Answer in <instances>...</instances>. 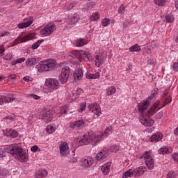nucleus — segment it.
Returning a JSON list of instances; mask_svg holds the SVG:
<instances>
[{"label":"nucleus","mask_w":178,"mask_h":178,"mask_svg":"<svg viewBox=\"0 0 178 178\" xmlns=\"http://www.w3.org/2000/svg\"><path fill=\"white\" fill-rule=\"evenodd\" d=\"M112 133V127H107L104 133L97 132L95 134L89 132L85 134L79 140V145H88V144H97L102 140V137H108V134Z\"/></svg>","instance_id":"f257e3e1"},{"label":"nucleus","mask_w":178,"mask_h":178,"mask_svg":"<svg viewBox=\"0 0 178 178\" xmlns=\"http://www.w3.org/2000/svg\"><path fill=\"white\" fill-rule=\"evenodd\" d=\"M56 66V61L54 59H47L38 63V72L44 73V72H51Z\"/></svg>","instance_id":"f03ea898"},{"label":"nucleus","mask_w":178,"mask_h":178,"mask_svg":"<svg viewBox=\"0 0 178 178\" xmlns=\"http://www.w3.org/2000/svg\"><path fill=\"white\" fill-rule=\"evenodd\" d=\"M13 155H14L15 158L19 162H27V161H29V154L26 153V151H24L23 148L19 146L14 145Z\"/></svg>","instance_id":"7ed1b4c3"},{"label":"nucleus","mask_w":178,"mask_h":178,"mask_svg":"<svg viewBox=\"0 0 178 178\" xmlns=\"http://www.w3.org/2000/svg\"><path fill=\"white\" fill-rule=\"evenodd\" d=\"M145 170H147V168L143 166L136 168L134 170H128L123 174L122 178L133 177V176L134 177H140L141 175H144Z\"/></svg>","instance_id":"20e7f679"},{"label":"nucleus","mask_w":178,"mask_h":178,"mask_svg":"<svg viewBox=\"0 0 178 178\" xmlns=\"http://www.w3.org/2000/svg\"><path fill=\"white\" fill-rule=\"evenodd\" d=\"M140 159H144L145 163L149 169V170H152L155 166L154 161L152 156H151V151L145 152L140 157Z\"/></svg>","instance_id":"39448f33"},{"label":"nucleus","mask_w":178,"mask_h":178,"mask_svg":"<svg viewBox=\"0 0 178 178\" xmlns=\"http://www.w3.org/2000/svg\"><path fill=\"white\" fill-rule=\"evenodd\" d=\"M70 76V67L65 66L61 70V73L58 76V80L61 84H65L69 81V76Z\"/></svg>","instance_id":"423d86ee"},{"label":"nucleus","mask_w":178,"mask_h":178,"mask_svg":"<svg viewBox=\"0 0 178 178\" xmlns=\"http://www.w3.org/2000/svg\"><path fill=\"white\" fill-rule=\"evenodd\" d=\"M56 30V26L54 23L47 24L44 26L40 31V33L41 35H44V37H48V35H51L53 32Z\"/></svg>","instance_id":"0eeeda50"},{"label":"nucleus","mask_w":178,"mask_h":178,"mask_svg":"<svg viewBox=\"0 0 178 178\" xmlns=\"http://www.w3.org/2000/svg\"><path fill=\"white\" fill-rule=\"evenodd\" d=\"M106 51H104L102 52H99V54H96L95 56V65L97 67H100L101 65H104V62H105V59H106Z\"/></svg>","instance_id":"6e6552de"},{"label":"nucleus","mask_w":178,"mask_h":178,"mask_svg":"<svg viewBox=\"0 0 178 178\" xmlns=\"http://www.w3.org/2000/svg\"><path fill=\"white\" fill-rule=\"evenodd\" d=\"M59 151L60 156L65 158L70 155V148L69 147V144L66 142H61L59 145Z\"/></svg>","instance_id":"1a4fd4ad"},{"label":"nucleus","mask_w":178,"mask_h":178,"mask_svg":"<svg viewBox=\"0 0 178 178\" xmlns=\"http://www.w3.org/2000/svg\"><path fill=\"white\" fill-rule=\"evenodd\" d=\"M54 112L52 110H45L41 114V119L44 123H49L52 121Z\"/></svg>","instance_id":"9d476101"},{"label":"nucleus","mask_w":178,"mask_h":178,"mask_svg":"<svg viewBox=\"0 0 178 178\" xmlns=\"http://www.w3.org/2000/svg\"><path fill=\"white\" fill-rule=\"evenodd\" d=\"M35 38V33H32L28 35H26L24 38H21L18 37L17 39L14 40V44L17 45V44H20V42H27V41H31V40H34Z\"/></svg>","instance_id":"9b49d317"},{"label":"nucleus","mask_w":178,"mask_h":178,"mask_svg":"<svg viewBox=\"0 0 178 178\" xmlns=\"http://www.w3.org/2000/svg\"><path fill=\"white\" fill-rule=\"evenodd\" d=\"M155 96L152 95V96L149 97L147 99L144 100L138 104V108L139 112L143 113L144 111H147L148 109V106H149V99H152Z\"/></svg>","instance_id":"f8f14e48"},{"label":"nucleus","mask_w":178,"mask_h":178,"mask_svg":"<svg viewBox=\"0 0 178 178\" xmlns=\"http://www.w3.org/2000/svg\"><path fill=\"white\" fill-rule=\"evenodd\" d=\"M46 85L47 87H49V88H51V90H58V88L60 87L59 81L58 79L53 78L47 79Z\"/></svg>","instance_id":"ddd939ff"},{"label":"nucleus","mask_w":178,"mask_h":178,"mask_svg":"<svg viewBox=\"0 0 178 178\" xmlns=\"http://www.w3.org/2000/svg\"><path fill=\"white\" fill-rule=\"evenodd\" d=\"M13 147L14 145L8 146L7 147H4L3 149H0V156L1 158H8V154H11L13 155Z\"/></svg>","instance_id":"4468645a"},{"label":"nucleus","mask_w":178,"mask_h":178,"mask_svg":"<svg viewBox=\"0 0 178 178\" xmlns=\"http://www.w3.org/2000/svg\"><path fill=\"white\" fill-rule=\"evenodd\" d=\"M79 15H77L68 16L64 21V23H65L67 26H74V24L79 22Z\"/></svg>","instance_id":"2eb2a0df"},{"label":"nucleus","mask_w":178,"mask_h":178,"mask_svg":"<svg viewBox=\"0 0 178 178\" xmlns=\"http://www.w3.org/2000/svg\"><path fill=\"white\" fill-rule=\"evenodd\" d=\"M88 109L90 111V112H92V113H95L97 116H101L102 112H101V107L98 104H90L88 106Z\"/></svg>","instance_id":"dca6fc26"},{"label":"nucleus","mask_w":178,"mask_h":178,"mask_svg":"<svg viewBox=\"0 0 178 178\" xmlns=\"http://www.w3.org/2000/svg\"><path fill=\"white\" fill-rule=\"evenodd\" d=\"M94 164V159L90 156H86L81 161V166L82 168H90Z\"/></svg>","instance_id":"f3484780"},{"label":"nucleus","mask_w":178,"mask_h":178,"mask_svg":"<svg viewBox=\"0 0 178 178\" xmlns=\"http://www.w3.org/2000/svg\"><path fill=\"white\" fill-rule=\"evenodd\" d=\"M109 155V149H104L97 154L96 155V159L97 161H103V159H105Z\"/></svg>","instance_id":"a211bd4d"},{"label":"nucleus","mask_w":178,"mask_h":178,"mask_svg":"<svg viewBox=\"0 0 178 178\" xmlns=\"http://www.w3.org/2000/svg\"><path fill=\"white\" fill-rule=\"evenodd\" d=\"M86 126V122H84L83 120H78L73 122L70 124L71 129H74L75 127H77V129H83Z\"/></svg>","instance_id":"6ab92c4d"},{"label":"nucleus","mask_w":178,"mask_h":178,"mask_svg":"<svg viewBox=\"0 0 178 178\" xmlns=\"http://www.w3.org/2000/svg\"><path fill=\"white\" fill-rule=\"evenodd\" d=\"M84 51H82L81 50H74L69 53V56L73 58V59H80V55H84Z\"/></svg>","instance_id":"aec40b11"},{"label":"nucleus","mask_w":178,"mask_h":178,"mask_svg":"<svg viewBox=\"0 0 178 178\" xmlns=\"http://www.w3.org/2000/svg\"><path fill=\"white\" fill-rule=\"evenodd\" d=\"M162 134L160 132L153 134L150 138H149V141L151 143H158V141H161L162 140Z\"/></svg>","instance_id":"412c9836"},{"label":"nucleus","mask_w":178,"mask_h":178,"mask_svg":"<svg viewBox=\"0 0 178 178\" xmlns=\"http://www.w3.org/2000/svg\"><path fill=\"white\" fill-rule=\"evenodd\" d=\"M81 92H83V90H81V88H79L76 90H73L72 93L70 95V98L71 101H74L76 98L79 97V95H80Z\"/></svg>","instance_id":"4be33fe9"},{"label":"nucleus","mask_w":178,"mask_h":178,"mask_svg":"<svg viewBox=\"0 0 178 178\" xmlns=\"http://www.w3.org/2000/svg\"><path fill=\"white\" fill-rule=\"evenodd\" d=\"M158 106H159V102H156L149 110V114L154 115V113H156L161 109V107L158 108Z\"/></svg>","instance_id":"5701e85b"},{"label":"nucleus","mask_w":178,"mask_h":178,"mask_svg":"<svg viewBox=\"0 0 178 178\" xmlns=\"http://www.w3.org/2000/svg\"><path fill=\"white\" fill-rule=\"evenodd\" d=\"M83 70L81 69H76L74 72V80H81L83 79Z\"/></svg>","instance_id":"b1692460"},{"label":"nucleus","mask_w":178,"mask_h":178,"mask_svg":"<svg viewBox=\"0 0 178 178\" xmlns=\"http://www.w3.org/2000/svg\"><path fill=\"white\" fill-rule=\"evenodd\" d=\"M48 176V172L45 170H39L36 172L35 175V178H44Z\"/></svg>","instance_id":"393cba45"},{"label":"nucleus","mask_w":178,"mask_h":178,"mask_svg":"<svg viewBox=\"0 0 178 178\" xmlns=\"http://www.w3.org/2000/svg\"><path fill=\"white\" fill-rule=\"evenodd\" d=\"M84 52V54H80L79 59H84L86 62H90L92 59L91 54L86 51H82Z\"/></svg>","instance_id":"a878e982"},{"label":"nucleus","mask_w":178,"mask_h":178,"mask_svg":"<svg viewBox=\"0 0 178 178\" xmlns=\"http://www.w3.org/2000/svg\"><path fill=\"white\" fill-rule=\"evenodd\" d=\"M140 123H142L144 126H152L154 124V120H147V118H145L144 117H142V119L140 120Z\"/></svg>","instance_id":"bb28decb"},{"label":"nucleus","mask_w":178,"mask_h":178,"mask_svg":"<svg viewBox=\"0 0 178 178\" xmlns=\"http://www.w3.org/2000/svg\"><path fill=\"white\" fill-rule=\"evenodd\" d=\"M37 63H38V61L35 58H29L25 62V65L29 67L34 66V65H37Z\"/></svg>","instance_id":"cd10ccee"},{"label":"nucleus","mask_w":178,"mask_h":178,"mask_svg":"<svg viewBox=\"0 0 178 178\" xmlns=\"http://www.w3.org/2000/svg\"><path fill=\"white\" fill-rule=\"evenodd\" d=\"M111 163L108 162L102 167V172L103 175H106L109 173V171L111 170Z\"/></svg>","instance_id":"c85d7f7f"},{"label":"nucleus","mask_w":178,"mask_h":178,"mask_svg":"<svg viewBox=\"0 0 178 178\" xmlns=\"http://www.w3.org/2000/svg\"><path fill=\"white\" fill-rule=\"evenodd\" d=\"M6 136H9L10 137H12L13 138H16L19 136V134H17V131L15 129H8L6 131Z\"/></svg>","instance_id":"c756f323"},{"label":"nucleus","mask_w":178,"mask_h":178,"mask_svg":"<svg viewBox=\"0 0 178 178\" xmlns=\"http://www.w3.org/2000/svg\"><path fill=\"white\" fill-rule=\"evenodd\" d=\"M31 24H33V20L18 24L17 27L18 29H26V27H30Z\"/></svg>","instance_id":"7c9ffc66"},{"label":"nucleus","mask_w":178,"mask_h":178,"mask_svg":"<svg viewBox=\"0 0 178 178\" xmlns=\"http://www.w3.org/2000/svg\"><path fill=\"white\" fill-rule=\"evenodd\" d=\"M87 44V40L84 38L77 39L75 42L76 47H84Z\"/></svg>","instance_id":"2f4dec72"},{"label":"nucleus","mask_w":178,"mask_h":178,"mask_svg":"<svg viewBox=\"0 0 178 178\" xmlns=\"http://www.w3.org/2000/svg\"><path fill=\"white\" fill-rule=\"evenodd\" d=\"M141 51V47L138 44L131 46L129 48V52H140Z\"/></svg>","instance_id":"473e14b6"},{"label":"nucleus","mask_w":178,"mask_h":178,"mask_svg":"<svg viewBox=\"0 0 178 178\" xmlns=\"http://www.w3.org/2000/svg\"><path fill=\"white\" fill-rule=\"evenodd\" d=\"M86 79L94 80L95 79H99V72H96L95 74H87Z\"/></svg>","instance_id":"72a5a7b5"},{"label":"nucleus","mask_w":178,"mask_h":178,"mask_svg":"<svg viewBox=\"0 0 178 178\" xmlns=\"http://www.w3.org/2000/svg\"><path fill=\"white\" fill-rule=\"evenodd\" d=\"M10 174L9 173V170L6 169H0V177H7Z\"/></svg>","instance_id":"f704fd0d"},{"label":"nucleus","mask_w":178,"mask_h":178,"mask_svg":"<svg viewBox=\"0 0 178 178\" xmlns=\"http://www.w3.org/2000/svg\"><path fill=\"white\" fill-rule=\"evenodd\" d=\"M116 92V88L114 86H111L106 90L107 95H113Z\"/></svg>","instance_id":"c9c22d12"},{"label":"nucleus","mask_w":178,"mask_h":178,"mask_svg":"<svg viewBox=\"0 0 178 178\" xmlns=\"http://www.w3.org/2000/svg\"><path fill=\"white\" fill-rule=\"evenodd\" d=\"M13 101H15V97H12V95L4 96V102L8 104L9 102H13Z\"/></svg>","instance_id":"e433bc0d"},{"label":"nucleus","mask_w":178,"mask_h":178,"mask_svg":"<svg viewBox=\"0 0 178 178\" xmlns=\"http://www.w3.org/2000/svg\"><path fill=\"white\" fill-rule=\"evenodd\" d=\"M159 154L165 155V154H169V149L168 147H161L158 150Z\"/></svg>","instance_id":"4c0bfd02"},{"label":"nucleus","mask_w":178,"mask_h":178,"mask_svg":"<svg viewBox=\"0 0 178 178\" xmlns=\"http://www.w3.org/2000/svg\"><path fill=\"white\" fill-rule=\"evenodd\" d=\"M154 3L158 6H165L166 5V0H154Z\"/></svg>","instance_id":"58836bf2"},{"label":"nucleus","mask_w":178,"mask_h":178,"mask_svg":"<svg viewBox=\"0 0 178 178\" xmlns=\"http://www.w3.org/2000/svg\"><path fill=\"white\" fill-rule=\"evenodd\" d=\"M67 162L70 163H76L77 162V157H76V155L74 154L73 156L68 157L67 159Z\"/></svg>","instance_id":"ea45409f"},{"label":"nucleus","mask_w":178,"mask_h":178,"mask_svg":"<svg viewBox=\"0 0 178 178\" xmlns=\"http://www.w3.org/2000/svg\"><path fill=\"white\" fill-rule=\"evenodd\" d=\"M165 20L166 22H168V23H172L173 22H175V17H173L172 15L171 14H168L165 16Z\"/></svg>","instance_id":"a19ab883"},{"label":"nucleus","mask_w":178,"mask_h":178,"mask_svg":"<svg viewBox=\"0 0 178 178\" xmlns=\"http://www.w3.org/2000/svg\"><path fill=\"white\" fill-rule=\"evenodd\" d=\"M42 42H44V40H39L36 42L32 44V49H37Z\"/></svg>","instance_id":"79ce46f5"},{"label":"nucleus","mask_w":178,"mask_h":178,"mask_svg":"<svg viewBox=\"0 0 178 178\" xmlns=\"http://www.w3.org/2000/svg\"><path fill=\"white\" fill-rule=\"evenodd\" d=\"M172 102V97H167L163 104L162 108H165L168 104H170Z\"/></svg>","instance_id":"37998d69"},{"label":"nucleus","mask_w":178,"mask_h":178,"mask_svg":"<svg viewBox=\"0 0 178 178\" xmlns=\"http://www.w3.org/2000/svg\"><path fill=\"white\" fill-rule=\"evenodd\" d=\"M86 106H87V103L86 102H83V103H81L80 104L79 112H81V113L82 112H84V111H86Z\"/></svg>","instance_id":"c03bdc74"},{"label":"nucleus","mask_w":178,"mask_h":178,"mask_svg":"<svg viewBox=\"0 0 178 178\" xmlns=\"http://www.w3.org/2000/svg\"><path fill=\"white\" fill-rule=\"evenodd\" d=\"M46 131L49 134H52V133H54V131H55V129H54V127H52L51 125H48L46 128Z\"/></svg>","instance_id":"a18cd8bd"},{"label":"nucleus","mask_w":178,"mask_h":178,"mask_svg":"<svg viewBox=\"0 0 178 178\" xmlns=\"http://www.w3.org/2000/svg\"><path fill=\"white\" fill-rule=\"evenodd\" d=\"M177 175V174L176 172H175V171H170L167 174V178H176Z\"/></svg>","instance_id":"49530a36"},{"label":"nucleus","mask_w":178,"mask_h":178,"mask_svg":"<svg viewBox=\"0 0 178 178\" xmlns=\"http://www.w3.org/2000/svg\"><path fill=\"white\" fill-rule=\"evenodd\" d=\"M124 9H126L124 4H121L118 8V13H120V15H124Z\"/></svg>","instance_id":"de8ad7c7"},{"label":"nucleus","mask_w":178,"mask_h":178,"mask_svg":"<svg viewBox=\"0 0 178 178\" xmlns=\"http://www.w3.org/2000/svg\"><path fill=\"white\" fill-rule=\"evenodd\" d=\"M99 17V14L98 13H94L90 17V20H98Z\"/></svg>","instance_id":"09e8293b"},{"label":"nucleus","mask_w":178,"mask_h":178,"mask_svg":"<svg viewBox=\"0 0 178 178\" xmlns=\"http://www.w3.org/2000/svg\"><path fill=\"white\" fill-rule=\"evenodd\" d=\"M31 151H32V152H40L41 151V149H40L38 145H33L31 148Z\"/></svg>","instance_id":"8fccbe9b"},{"label":"nucleus","mask_w":178,"mask_h":178,"mask_svg":"<svg viewBox=\"0 0 178 178\" xmlns=\"http://www.w3.org/2000/svg\"><path fill=\"white\" fill-rule=\"evenodd\" d=\"M110 151H111V152H118V151H119V146L116 145L111 146L110 148Z\"/></svg>","instance_id":"3c124183"},{"label":"nucleus","mask_w":178,"mask_h":178,"mask_svg":"<svg viewBox=\"0 0 178 178\" xmlns=\"http://www.w3.org/2000/svg\"><path fill=\"white\" fill-rule=\"evenodd\" d=\"M60 113V115H66V113H67V106L61 107Z\"/></svg>","instance_id":"603ef678"},{"label":"nucleus","mask_w":178,"mask_h":178,"mask_svg":"<svg viewBox=\"0 0 178 178\" xmlns=\"http://www.w3.org/2000/svg\"><path fill=\"white\" fill-rule=\"evenodd\" d=\"M110 21L109 19H104L102 21V25L104 26V27H106V26H108V24H109Z\"/></svg>","instance_id":"864d4df0"},{"label":"nucleus","mask_w":178,"mask_h":178,"mask_svg":"<svg viewBox=\"0 0 178 178\" xmlns=\"http://www.w3.org/2000/svg\"><path fill=\"white\" fill-rule=\"evenodd\" d=\"M73 8H74V3L67 4L65 6V10H72V9H73Z\"/></svg>","instance_id":"5fc2aeb1"},{"label":"nucleus","mask_w":178,"mask_h":178,"mask_svg":"<svg viewBox=\"0 0 178 178\" xmlns=\"http://www.w3.org/2000/svg\"><path fill=\"white\" fill-rule=\"evenodd\" d=\"M95 6V2L90 1L89 3L87 4V9H92Z\"/></svg>","instance_id":"6e6d98bb"},{"label":"nucleus","mask_w":178,"mask_h":178,"mask_svg":"<svg viewBox=\"0 0 178 178\" xmlns=\"http://www.w3.org/2000/svg\"><path fill=\"white\" fill-rule=\"evenodd\" d=\"M172 69L175 70V72H178V63H173Z\"/></svg>","instance_id":"4d7b16f0"},{"label":"nucleus","mask_w":178,"mask_h":178,"mask_svg":"<svg viewBox=\"0 0 178 178\" xmlns=\"http://www.w3.org/2000/svg\"><path fill=\"white\" fill-rule=\"evenodd\" d=\"M16 60H17V63H23V62L26 60V58L22 57V58L16 59Z\"/></svg>","instance_id":"13d9d810"},{"label":"nucleus","mask_w":178,"mask_h":178,"mask_svg":"<svg viewBox=\"0 0 178 178\" xmlns=\"http://www.w3.org/2000/svg\"><path fill=\"white\" fill-rule=\"evenodd\" d=\"M31 98H33V99H36V100L41 99V97L37 95H31Z\"/></svg>","instance_id":"bf43d9fd"},{"label":"nucleus","mask_w":178,"mask_h":178,"mask_svg":"<svg viewBox=\"0 0 178 178\" xmlns=\"http://www.w3.org/2000/svg\"><path fill=\"white\" fill-rule=\"evenodd\" d=\"M5 96H1L0 95V105H3L5 102Z\"/></svg>","instance_id":"052dcab7"},{"label":"nucleus","mask_w":178,"mask_h":178,"mask_svg":"<svg viewBox=\"0 0 178 178\" xmlns=\"http://www.w3.org/2000/svg\"><path fill=\"white\" fill-rule=\"evenodd\" d=\"M172 158L175 162H178V154L177 153L172 155Z\"/></svg>","instance_id":"680f3d73"},{"label":"nucleus","mask_w":178,"mask_h":178,"mask_svg":"<svg viewBox=\"0 0 178 178\" xmlns=\"http://www.w3.org/2000/svg\"><path fill=\"white\" fill-rule=\"evenodd\" d=\"M147 64L151 65L152 66H154V65H155V62H154V60H148Z\"/></svg>","instance_id":"e2e57ef3"},{"label":"nucleus","mask_w":178,"mask_h":178,"mask_svg":"<svg viewBox=\"0 0 178 178\" xmlns=\"http://www.w3.org/2000/svg\"><path fill=\"white\" fill-rule=\"evenodd\" d=\"M23 80H24V81H27V82L31 81V80H30V76H24L23 78Z\"/></svg>","instance_id":"0e129e2a"},{"label":"nucleus","mask_w":178,"mask_h":178,"mask_svg":"<svg viewBox=\"0 0 178 178\" xmlns=\"http://www.w3.org/2000/svg\"><path fill=\"white\" fill-rule=\"evenodd\" d=\"M6 120H12L13 122V120H15V117H10V116H7L6 117Z\"/></svg>","instance_id":"69168bd1"},{"label":"nucleus","mask_w":178,"mask_h":178,"mask_svg":"<svg viewBox=\"0 0 178 178\" xmlns=\"http://www.w3.org/2000/svg\"><path fill=\"white\" fill-rule=\"evenodd\" d=\"M8 32L0 33V37H5V35H8Z\"/></svg>","instance_id":"338daca9"},{"label":"nucleus","mask_w":178,"mask_h":178,"mask_svg":"<svg viewBox=\"0 0 178 178\" xmlns=\"http://www.w3.org/2000/svg\"><path fill=\"white\" fill-rule=\"evenodd\" d=\"M16 77H17L16 74H11L8 76V79H16Z\"/></svg>","instance_id":"774afa93"}]
</instances>
